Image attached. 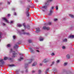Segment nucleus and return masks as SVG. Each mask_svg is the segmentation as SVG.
Returning a JSON list of instances; mask_svg holds the SVG:
<instances>
[{
    "mask_svg": "<svg viewBox=\"0 0 74 74\" xmlns=\"http://www.w3.org/2000/svg\"><path fill=\"white\" fill-rule=\"evenodd\" d=\"M51 24H52V23L50 22H49L48 23L44 24V25L45 26L47 25H51Z\"/></svg>",
    "mask_w": 74,
    "mask_h": 74,
    "instance_id": "nucleus-15",
    "label": "nucleus"
},
{
    "mask_svg": "<svg viewBox=\"0 0 74 74\" xmlns=\"http://www.w3.org/2000/svg\"><path fill=\"white\" fill-rule=\"evenodd\" d=\"M51 56H54V55H55V53H52L51 54Z\"/></svg>",
    "mask_w": 74,
    "mask_h": 74,
    "instance_id": "nucleus-46",
    "label": "nucleus"
},
{
    "mask_svg": "<svg viewBox=\"0 0 74 74\" xmlns=\"http://www.w3.org/2000/svg\"><path fill=\"white\" fill-rule=\"evenodd\" d=\"M67 42V38H65L63 39L62 40V42Z\"/></svg>",
    "mask_w": 74,
    "mask_h": 74,
    "instance_id": "nucleus-17",
    "label": "nucleus"
},
{
    "mask_svg": "<svg viewBox=\"0 0 74 74\" xmlns=\"http://www.w3.org/2000/svg\"><path fill=\"white\" fill-rule=\"evenodd\" d=\"M36 64H37V63H36V62H35L32 64V66H36Z\"/></svg>",
    "mask_w": 74,
    "mask_h": 74,
    "instance_id": "nucleus-27",
    "label": "nucleus"
},
{
    "mask_svg": "<svg viewBox=\"0 0 74 74\" xmlns=\"http://www.w3.org/2000/svg\"><path fill=\"white\" fill-rule=\"evenodd\" d=\"M19 55H20V56H23V55L22 54H21V53H19Z\"/></svg>",
    "mask_w": 74,
    "mask_h": 74,
    "instance_id": "nucleus-49",
    "label": "nucleus"
},
{
    "mask_svg": "<svg viewBox=\"0 0 74 74\" xmlns=\"http://www.w3.org/2000/svg\"><path fill=\"white\" fill-rule=\"evenodd\" d=\"M74 29V26L72 25L69 28V30H73Z\"/></svg>",
    "mask_w": 74,
    "mask_h": 74,
    "instance_id": "nucleus-18",
    "label": "nucleus"
},
{
    "mask_svg": "<svg viewBox=\"0 0 74 74\" xmlns=\"http://www.w3.org/2000/svg\"><path fill=\"white\" fill-rule=\"evenodd\" d=\"M21 44V42L19 41L18 42H17L14 45V46L13 47L14 48H19V47L18 45H20Z\"/></svg>",
    "mask_w": 74,
    "mask_h": 74,
    "instance_id": "nucleus-4",
    "label": "nucleus"
},
{
    "mask_svg": "<svg viewBox=\"0 0 74 74\" xmlns=\"http://www.w3.org/2000/svg\"><path fill=\"white\" fill-rule=\"evenodd\" d=\"M58 19L57 18H55L54 19V21L55 22H56V21H58Z\"/></svg>",
    "mask_w": 74,
    "mask_h": 74,
    "instance_id": "nucleus-47",
    "label": "nucleus"
},
{
    "mask_svg": "<svg viewBox=\"0 0 74 74\" xmlns=\"http://www.w3.org/2000/svg\"><path fill=\"white\" fill-rule=\"evenodd\" d=\"M22 26V24H17V27H21Z\"/></svg>",
    "mask_w": 74,
    "mask_h": 74,
    "instance_id": "nucleus-26",
    "label": "nucleus"
},
{
    "mask_svg": "<svg viewBox=\"0 0 74 74\" xmlns=\"http://www.w3.org/2000/svg\"><path fill=\"white\" fill-rule=\"evenodd\" d=\"M2 36H3V34L0 32V39L2 38Z\"/></svg>",
    "mask_w": 74,
    "mask_h": 74,
    "instance_id": "nucleus-30",
    "label": "nucleus"
},
{
    "mask_svg": "<svg viewBox=\"0 0 74 74\" xmlns=\"http://www.w3.org/2000/svg\"><path fill=\"white\" fill-rule=\"evenodd\" d=\"M23 25L25 28H26V23H23Z\"/></svg>",
    "mask_w": 74,
    "mask_h": 74,
    "instance_id": "nucleus-28",
    "label": "nucleus"
},
{
    "mask_svg": "<svg viewBox=\"0 0 74 74\" xmlns=\"http://www.w3.org/2000/svg\"><path fill=\"white\" fill-rule=\"evenodd\" d=\"M36 49H39V48L38 47H36Z\"/></svg>",
    "mask_w": 74,
    "mask_h": 74,
    "instance_id": "nucleus-60",
    "label": "nucleus"
},
{
    "mask_svg": "<svg viewBox=\"0 0 74 74\" xmlns=\"http://www.w3.org/2000/svg\"><path fill=\"white\" fill-rule=\"evenodd\" d=\"M47 5H45V6H42L41 7V9H47Z\"/></svg>",
    "mask_w": 74,
    "mask_h": 74,
    "instance_id": "nucleus-16",
    "label": "nucleus"
},
{
    "mask_svg": "<svg viewBox=\"0 0 74 74\" xmlns=\"http://www.w3.org/2000/svg\"><path fill=\"white\" fill-rule=\"evenodd\" d=\"M26 28L27 29H30V26L29 25H27Z\"/></svg>",
    "mask_w": 74,
    "mask_h": 74,
    "instance_id": "nucleus-29",
    "label": "nucleus"
},
{
    "mask_svg": "<svg viewBox=\"0 0 74 74\" xmlns=\"http://www.w3.org/2000/svg\"><path fill=\"white\" fill-rule=\"evenodd\" d=\"M69 48L70 49L73 48V45L71 44V46L69 47Z\"/></svg>",
    "mask_w": 74,
    "mask_h": 74,
    "instance_id": "nucleus-39",
    "label": "nucleus"
},
{
    "mask_svg": "<svg viewBox=\"0 0 74 74\" xmlns=\"http://www.w3.org/2000/svg\"><path fill=\"white\" fill-rule=\"evenodd\" d=\"M16 54H17V53H16L15 51V52H14V53H12V55H13V56H14L15 55H16Z\"/></svg>",
    "mask_w": 74,
    "mask_h": 74,
    "instance_id": "nucleus-35",
    "label": "nucleus"
},
{
    "mask_svg": "<svg viewBox=\"0 0 74 74\" xmlns=\"http://www.w3.org/2000/svg\"><path fill=\"white\" fill-rule=\"evenodd\" d=\"M49 68H47V69L46 70V72H45V74H47V73H48V71H49Z\"/></svg>",
    "mask_w": 74,
    "mask_h": 74,
    "instance_id": "nucleus-25",
    "label": "nucleus"
},
{
    "mask_svg": "<svg viewBox=\"0 0 74 74\" xmlns=\"http://www.w3.org/2000/svg\"><path fill=\"white\" fill-rule=\"evenodd\" d=\"M56 10H58V6H56Z\"/></svg>",
    "mask_w": 74,
    "mask_h": 74,
    "instance_id": "nucleus-43",
    "label": "nucleus"
},
{
    "mask_svg": "<svg viewBox=\"0 0 74 74\" xmlns=\"http://www.w3.org/2000/svg\"><path fill=\"white\" fill-rule=\"evenodd\" d=\"M42 11H43V12H45V10H42Z\"/></svg>",
    "mask_w": 74,
    "mask_h": 74,
    "instance_id": "nucleus-61",
    "label": "nucleus"
},
{
    "mask_svg": "<svg viewBox=\"0 0 74 74\" xmlns=\"http://www.w3.org/2000/svg\"><path fill=\"white\" fill-rule=\"evenodd\" d=\"M52 0H47V2L45 3V5H49V3H50L51 1H52Z\"/></svg>",
    "mask_w": 74,
    "mask_h": 74,
    "instance_id": "nucleus-10",
    "label": "nucleus"
},
{
    "mask_svg": "<svg viewBox=\"0 0 74 74\" xmlns=\"http://www.w3.org/2000/svg\"><path fill=\"white\" fill-rule=\"evenodd\" d=\"M62 49H65L66 48V47H65V46H63L62 47Z\"/></svg>",
    "mask_w": 74,
    "mask_h": 74,
    "instance_id": "nucleus-41",
    "label": "nucleus"
},
{
    "mask_svg": "<svg viewBox=\"0 0 74 74\" xmlns=\"http://www.w3.org/2000/svg\"><path fill=\"white\" fill-rule=\"evenodd\" d=\"M16 74H19V71H16Z\"/></svg>",
    "mask_w": 74,
    "mask_h": 74,
    "instance_id": "nucleus-42",
    "label": "nucleus"
},
{
    "mask_svg": "<svg viewBox=\"0 0 74 74\" xmlns=\"http://www.w3.org/2000/svg\"><path fill=\"white\" fill-rule=\"evenodd\" d=\"M27 1L29 2V3H30V0H27Z\"/></svg>",
    "mask_w": 74,
    "mask_h": 74,
    "instance_id": "nucleus-59",
    "label": "nucleus"
},
{
    "mask_svg": "<svg viewBox=\"0 0 74 74\" xmlns=\"http://www.w3.org/2000/svg\"><path fill=\"white\" fill-rule=\"evenodd\" d=\"M59 62H60V60H57L56 61V63H58Z\"/></svg>",
    "mask_w": 74,
    "mask_h": 74,
    "instance_id": "nucleus-44",
    "label": "nucleus"
},
{
    "mask_svg": "<svg viewBox=\"0 0 74 74\" xmlns=\"http://www.w3.org/2000/svg\"><path fill=\"white\" fill-rule=\"evenodd\" d=\"M51 8L52 10H53V8H54V7H51Z\"/></svg>",
    "mask_w": 74,
    "mask_h": 74,
    "instance_id": "nucleus-56",
    "label": "nucleus"
},
{
    "mask_svg": "<svg viewBox=\"0 0 74 74\" xmlns=\"http://www.w3.org/2000/svg\"><path fill=\"white\" fill-rule=\"evenodd\" d=\"M17 32L20 35H22V34H26V35H29V33L24 32L25 30L24 29L22 30H17Z\"/></svg>",
    "mask_w": 74,
    "mask_h": 74,
    "instance_id": "nucleus-1",
    "label": "nucleus"
},
{
    "mask_svg": "<svg viewBox=\"0 0 74 74\" xmlns=\"http://www.w3.org/2000/svg\"><path fill=\"white\" fill-rule=\"evenodd\" d=\"M42 29H43V30H49V27H47L46 26H44L42 28Z\"/></svg>",
    "mask_w": 74,
    "mask_h": 74,
    "instance_id": "nucleus-9",
    "label": "nucleus"
},
{
    "mask_svg": "<svg viewBox=\"0 0 74 74\" xmlns=\"http://www.w3.org/2000/svg\"><path fill=\"white\" fill-rule=\"evenodd\" d=\"M54 63H55V62H54V61L52 62V64H51V66H52L53 64H54Z\"/></svg>",
    "mask_w": 74,
    "mask_h": 74,
    "instance_id": "nucleus-40",
    "label": "nucleus"
},
{
    "mask_svg": "<svg viewBox=\"0 0 74 74\" xmlns=\"http://www.w3.org/2000/svg\"><path fill=\"white\" fill-rule=\"evenodd\" d=\"M15 65L14 64H11V65H9V67H15Z\"/></svg>",
    "mask_w": 74,
    "mask_h": 74,
    "instance_id": "nucleus-23",
    "label": "nucleus"
},
{
    "mask_svg": "<svg viewBox=\"0 0 74 74\" xmlns=\"http://www.w3.org/2000/svg\"><path fill=\"white\" fill-rule=\"evenodd\" d=\"M30 6L29 5H28L27 6V7L26 9V11L25 12V14L27 17H29V16H30L29 10L30 9Z\"/></svg>",
    "mask_w": 74,
    "mask_h": 74,
    "instance_id": "nucleus-2",
    "label": "nucleus"
},
{
    "mask_svg": "<svg viewBox=\"0 0 74 74\" xmlns=\"http://www.w3.org/2000/svg\"><path fill=\"white\" fill-rule=\"evenodd\" d=\"M29 49H30V50L31 51V52H34V51L33 50L32 48H31V47L29 48Z\"/></svg>",
    "mask_w": 74,
    "mask_h": 74,
    "instance_id": "nucleus-32",
    "label": "nucleus"
},
{
    "mask_svg": "<svg viewBox=\"0 0 74 74\" xmlns=\"http://www.w3.org/2000/svg\"><path fill=\"white\" fill-rule=\"evenodd\" d=\"M14 15H16V12H14Z\"/></svg>",
    "mask_w": 74,
    "mask_h": 74,
    "instance_id": "nucleus-52",
    "label": "nucleus"
},
{
    "mask_svg": "<svg viewBox=\"0 0 74 74\" xmlns=\"http://www.w3.org/2000/svg\"><path fill=\"white\" fill-rule=\"evenodd\" d=\"M2 19L3 21H5L6 22H7L8 23H10V24H13L14 23V21H11L10 22H9L7 20V19L5 17H2Z\"/></svg>",
    "mask_w": 74,
    "mask_h": 74,
    "instance_id": "nucleus-3",
    "label": "nucleus"
},
{
    "mask_svg": "<svg viewBox=\"0 0 74 74\" xmlns=\"http://www.w3.org/2000/svg\"><path fill=\"white\" fill-rule=\"evenodd\" d=\"M28 67H29V64H25V66L24 67L25 69H26L25 70V73H27L28 72V69H27V68H28Z\"/></svg>",
    "mask_w": 74,
    "mask_h": 74,
    "instance_id": "nucleus-7",
    "label": "nucleus"
},
{
    "mask_svg": "<svg viewBox=\"0 0 74 74\" xmlns=\"http://www.w3.org/2000/svg\"><path fill=\"white\" fill-rule=\"evenodd\" d=\"M35 73V71H32V73Z\"/></svg>",
    "mask_w": 74,
    "mask_h": 74,
    "instance_id": "nucleus-57",
    "label": "nucleus"
},
{
    "mask_svg": "<svg viewBox=\"0 0 74 74\" xmlns=\"http://www.w3.org/2000/svg\"><path fill=\"white\" fill-rule=\"evenodd\" d=\"M11 16V14H8V17H9V16Z\"/></svg>",
    "mask_w": 74,
    "mask_h": 74,
    "instance_id": "nucleus-51",
    "label": "nucleus"
},
{
    "mask_svg": "<svg viewBox=\"0 0 74 74\" xmlns=\"http://www.w3.org/2000/svg\"><path fill=\"white\" fill-rule=\"evenodd\" d=\"M13 38L14 40H15V39L16 38V36H15L14 35L13 36Z\"/></svg>",
    "mask_w": 74,
    "mask_h": 74,
    "instance_id": "nucleus-37",
    "label": "nucleus"
},
{
    "mask_svg": "<svg viewBox=\"0 0 74 74\" xmlns=\"http://www.w3.org/2000/svg\"><path fill=\"white\" fill-rule=\"evenodd\" d=\"M39 40L40 41H42L44 40V38H42V37H40L39 38Z\"/></svg>",
    "mask_w": 74,
    "mask_h": 74,
    "instance_id": "nucleus-20",
    "label": "nucleus"
},
{
    "mask_svg": "<svg viewBox=\"0 0 74 74\" xmlns=\"http://www.w3.org/2000/svg\"><path fill=\"white\" fill-rule=\"evenodd\" d=\"M35 1H36V2L37 3V2H38V0H35Z\"/></svg>",
    "mask_w": 74,
    "mask_h": 74,
    "instance_id": "nucleus-62",
    "label": "nucleus"
},
{
    "mask_svg": "<svg viewBox=\"0 0 74 74\" xmlns=\"http://www.w3.org/2000/svg\"><path fill=\"white\" fill-rule=\"evenodd\" d=\"M32 42V41L31 40H29L28 42H29V43H31V42Z\"/></svg>",
    "mask_w": 74,
    "mask_h": 74,
    "instance_id": "nucleus-45",
    "label": "nucleus"
},
{
    "mask_svg": "<svg viewBox=\"0 0 74 74\" xmlns=\"http://www.w3.org/2000/svg\"><path fill=\"white\" fill-rule=\"evenodd\" d=\"M67 62H65V63H64V66H66V65H67Z\"/></svg>",
    "mask_w": 74,
    "mask_h": 74,
    "instance_id": "nucleus-50",
    "label": "nucleus"
},
{
    "mask_svg": "<svg viewBox=\"0 0 74 74\" xmlns=\"http://www.w3.org/2000/svg\"><path fill=\"white\" fill-rule=\"evenodd\" d=\"M2 25H3V26H5V25H6L4 23H2Z\"/></svg>",
    "mask_w": 74,
    "mask_h": 74,
    "instance_id": "nucleus-54",
    "label": "nucleus"
},
{
    "mask_svg": "<svg viewBox=\"0 0 74 74\" xmlns=\"http://www.w3.org/2000/svg\"><path fill=\"white\" fill-rule=\"evenodd\" d=\"M53 12L52 10H51V9H50V12L48 14V15H49V16H51V15H52V14Z\"/></svg>",
    "mask_w": 74,
    "mask_h": 74,
    "instance_id": "nucleus-13",
    "label": "nucleus"
},
{
    "mask_svg": "<svg viewBox=\"0 0 74 74\" xmlns=\"http://www.w3.org/2000/svg\"><path fill=\"white\" fill-rule=\"evenodd\" d=\"M7 47L8 48H10L11 47V45L10 44H8L7 45Z\"/></svg>",
    "mask_w": 74,
    "mask_h": 74,
    "instance_id": "nucleus-33",
    "label": "nucleus"
},
{
    "mask_svg": "<svg viewBox=\"0 0 74 74\" xmlns=\"http://www.w3.org/2000/svg\"><path fill=\"white\" fill-rule=\"evenodd\" d=\"M69 16H70V17H71V18H74V16L73 15L70 14H69Z\"/></svg>",
    "mask_w": 74,
    "mask_h": 74,
    "instance_id": "nucleus-31",
    "label": "nucleus"
},
{
    "mask_svg": "<svg viewBox=\"0 0 74 74\" xmlns=\"http://www.w3.org/2000/svg\"><path fill=\"white\" fill-rule=\"evenodd\" d=\"M10 53H12V52H15V51H13L12 49L11 48L10 49Z\"/></svg>",
    "mask_w": 74,
    "mask_h": 74,
    "instance_id": "nucleus-21",
    "label": "nucleus"
},
{
    "mask_svg": "<svg viewBox=\"0 0 74 74\" xmlns=\"http://www.w3.org/2000/svg\"><path fill=\"white\" fill-rule=\"evenodd\" d=\"M66 58L67 59H69L70 58V56L69 54H68L66 55Z\"/></svg>",
    "mask_w": 74,
    "mask_h": 74,
    "instance_id": "nucleus-14",
    "label": "nucleus"
},
{
    "mask_svg": "<svg viewBox=\"0 0 74 74\" xmlns=\"http://www.w3.org/2000/svg\"><path fill=\"white\" fill-rule=\"evenodd\" d=\"M4 61L3 59L0 60V67H2L4 65Z\"/></svg>",
    "mask_w": 74,
    "mask_h": 74,
    "instance_id": "nucleus-8",
    "label": "nucleus"
},
{
    "mask_svg": "<svg viewBox=\"0 0 74 74\" xmlns=\"http://www.w3.org/2000/svg\"><path fill=\"white\" fill-rule=\"evenodd\" d=\"M38 74H41V70H39L38 71Z\"/></svg>",
    "mask_w": 74,
    "mask_h": 74,
    "instance_id": "nucleus-36",
    "label": "nucleus"
},
{
    "mask_svg": "<svg viewBox=\"0 0 74 74\" xmlns=\"http://www.w3.org/2000/svg\"><path fill=\"white\" fill-rule=\"evenodd\" d=\"M40 66H42V64H40Z\"/></svg>",
    "mask_w": 74,
    "mask_h": 74,
    "instance_id": "nucleus-64",
    "label": "nucleus"
},
{
    "mask_svg": "<svg viewBox=\"0 0 74 74\" xmlns=\"http://www.w3.org/2000/svg\"><path fill=\"white\" fill-rule=\"evenodd\" d=\"M21 60H23V58L21 56L20 57L19 59H18V60L20 62L21 61Z\"/></svg>",
    "mask_w": 74,
    "mask_h": 74,
    "instance_id": "nucleus-19",
    "label": "nucleus"
},
{
    "mask_svg": "<svg viewBox=\"0 0 74 74\" xmlns=\"http://www.w3.org/2000/svg\"><path fill=\"white\" fill-rule=\"evenodd\" d=\"M62 72L65 73V74H73L71 71H68L65 69H63Z\"/></svg>",
    "mask_w": 74,
    "mask_h": 74,
    "instance_id": "nucleus-5",
    "label": "nucleus"
},
{
    "mask_svg": "<svg viewBox=\"0 0 74 74\" xmlns=\"http://www.w3.org/2000/svg\"><path fill=\"white\" fill-rule=\"evenodd\" d=\"M63 20H64V21H66V18H63Z\"/></svg>",
    "mask_w": 74,
    "mask_h": 74,
    "instance_id": "nucleus-55",
    "label": "nucleus"
},
{
    "mask_svg": "<svg viewBox=\"0 0 74 74\" xmlns=\"http://www.w3.org/2000/svg\"><path fill=\"white\" fill-rule=\"evenodd\" d=\"M4 60H11V62H12L13 59L10 57H5L3 58Z\"/></svg>",
    "mask_w": 74,
    "mask_h": 74,
    "instance_id": "nucleus-6",
    "label": "nucleus"
},
{
    "mask_svg": "<svg viewBox=\"0 0 74 74\" xmlns=\"http://www.w3.org/2000/svg\"><path fill=\"white\" fill-rule=\"evenodd\" d=\"M69 38H74V35H70L69 36Z\"/></svg>",
    "mask_w": 74,
    "mask_h": 74,
    "instance_id": "nucleus-22",
    "label": "nucleus"
},
{
    "mask_svg": "<svg viewBox=\"0 0 74 74\" xmlns=\"http://www.w3.org/2000/svg\"><path fill=\"white\" fill-rule=\"evenodd\" d=\"M12 10L13 11H15V8H12Z\"/></svg>",
    "mask_w": 74,
    "mask_h": 74,
    "instance_id": "nucleus-53",
    "label": "nucleus"
},
{
    "mask_svg": "<svg viewBox=\"0 0 74 74\" xmlns=\"http://www.w3.org/2000/svg\"><path fill=\"white\" fill-rule=\"evenodd\" d=\"M40 32V28H37L36 29V31H35L36 33H38Z\"/></svg>",
    "mask_w": 74,
    "mask_h": 74,
    "instance_id": "nucleus-11",
    "label": "nucleus"
},
{
    "mask_svg": "<svg viewBox=\"0 0 74 74\" xmlns=\"http://www.w3.org/2000/svg\"><path fill=\"white\" fill-rule=\"evenodd\" d=\"M20 3H21V4H25V2H23L22 1H20Z\"/></svg>",
    "mask_w": 74,
    "mask_h": 74,
    "instance_id": "nucleus-38",
    "label": "nucleus"
},
{
    "mask_svg": "<svg viewBox=\"0 0 74 74\" xmlns=\"http://www.w3.org/2000/svg\"><path fill=\"white\" fill-rule=\"evenodd\" d=\"M7 3L8 4V5H10V2L8 1L7 2Z\"/></svg>",
    "mask_w": 74,
    "mask_h": 74,
    "instance_id": "nucleus-48",
    "label": "nucleus"
},
{
    "mask_svg": "<svg viewBox=\"0 0 74 74\" xmlns=\"http://www.w3.org/2000/svg\"><path fill=\"white\" fill-rule=\"evenodd\" d=\"M32 61H33V59H31L29 60L30 62H28V63L29 64H30V63H32Z\"/></svg>",
    "mask_w": 74,
    "mask_h": 74,
    "instance_id": "nucleus-34",
    "label": "nucleus"
},
{
    "mask_svg": "<svg viewBox=\"0 0 74 74\" xmlns=\"http://www.w3.org/2000/svg\"><path fill=\"white\" fill-rule=\"evenodd\" d=\"M48 34H45V36H47V35Z\"/></svg>",
    "mask_w": 74,
    "mask_h": 74,
    "instance_id": "nucleus-63",
    "label": "nucleus"
},
{
    "mask_svg": "<svg viewBox=\"0 0 74 74\" xmlns=\"http://www.w3.org/2000/svg\"><path fill=\"white\" fill-rule=\"evenodd\" d=\"M36 52H40V51L38 50H37L36 51Z\"/></svg>",
    "mask_w": 74,
    "mask_h": 74,
    "instance_id": "nucleus-58",
    "label": "nucleus"
},
{
    "mask_svg": "<svg viewBox=\"0 0 74 74\" xmlns=\"http://www.w3.org/2000/svg\"><path fill=\"white\" fill-rule=\"evenodd\" d=\"M53 70L54 71V74H55V73H56V72H57V70L56 69L54 68L53 69Z\"/></svg>",
    "mask_w": 74,
    "mask_h": 74,
    "instance_id": "nucleus-24",
    "label": "nucleus"
},
{
    "mask_svg": "<svg viewBox=\"0 0 74 74\" xmlns=\"http://www.w3.org/2000/svg\"><path fill=\"white\" fill-rule=\"evenodd\" d=\"M49 62V60H48V59L46 58L45 59L43 60V62L44 63H48Z\"/></svg>",
    "mask_w": 74,
    "mask_h": 74,
    "instance_id": "nucleus-12",
    "label": "nucleus"
}]
</instances>
